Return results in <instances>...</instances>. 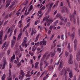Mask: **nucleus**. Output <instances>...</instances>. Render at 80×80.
<instances>
[{
    "mask_svg": "<svg viewBox=\"0 0 80 80\" xmlns=\"http://www.w3.org/2000/svg\"><path fill=\"white\" fill-rule=\"evenodd\" d=\"M56 17L57 18H59L61 20V22L59 24L60 25H62L63 23L62 22H63L64 23H67V18L65 17H62V16L60 15V14H57Z\"/></svg>",
    "mask_w": 80,
    "mask_h": 80,
    "instance_id": "nucleus-1",
    "label": "nucleus"
},
{
    "mask_svg": "<svg viewBox=\"0 0 80 80\" xmlns=\"http://www.w3.org/2000/svg\"><path fill=\"white\" fill-rule=\"evenodd\" d=\"M75 16H77V13L76 10L74 11V13L72 15H70V20L72 22L73 21V22L74 24L76 23V21L75 20Z\"/></svg>",
    "mask_w": 80,
    "mask_h": 80,
    "instance_id": "nucleus-2",
    "label": "nucleus"
},
{
    "mask_svg": "<svg viewBox=\"0 0 80 80\" xmlns=\"http://www.w3.org/2000/svg\"><path fill=\"white\" fill-rule=\"evenodd\" d=\"M27 37H24V40H23V43L22 44V47H23L25 46V48H27V44H26V41H27Z\"/></svg>",
    "mask_w": 80,
    "mask_h": 80,
    "instance_id": "nucleus-3",
    "label": "nucleus"
},
{
    "mask_svg": "<svg viewBox=\"0 0 80 80\" xmlns=\"http://www.w3.org/2000/svg\"><path fill=\"white\" fill-rule=\"evenodd\" d=\"M3 35V30H1L0 32V45H1L3 42V40H2V37Z\"/></svg>",
    "mask_w": 80,
    "mask_h": 80,
    "instance_id": "nucleus-4",
    "label": "nucleus"
},
{
    "mask_svg": "<svg viewBox=\"0 0 80 80\" xmlns=\"http://www.w3.org/2000/svg\"><path fill=\"white\" fill-rule=\"evenodd\" d=\"M63 61L62 60H61V62L59 63L58 69L59 71H60L61 69H62V68L63 67Z\"/></svg>",
    "mask_w": 80,
    "mask_h": 80,
    "instance_id": "nucleus-5",
    "label": "nucleus"
},
{
    "mask_svg": "<svg viewBox=\"0 0 80 80\" xmlns=\"http://www.w3.org/2000/svg\"><path fill=\"white\" fill-rule=\"evenodd\" d=\"M68 36L69 37H72V41H73L74 39V36H75V32H74L72 34H70V32H68Z\"/></svg>",
    "mask_w": 80,
    "mask_h": 80,
    "instance_id": "nucleus-6",
    "label": "nucleus"
},
{
    "mask_svg": "<svg viewBox=\"0 0 80 80\" xmlns=\"http://www.w3.org/2000/svg\"><path fill=\"white\" fill-rule=\"evenodd\" d=\"M3 65L2 66V69H4L5 67V65H7V61L6 60V58H3Z\"/></svg>",
    "mask_w": 80,
    "mask_h": 80,
    "instance_id": "nucleus-7",
    "label": "nucleus"
},
{
    "mask_svg": "<svg viewBox=\"0 0 80 80\" xmlns=\"http://www.w3.org/2000/svg\"><path fill=\"white\" fill-rule=\"evenodd\" d=\"M72 58L73 56L72 55V54H71L70 56L69 60H68V63L69 64H72V63H73V62L72 61Z\"/></svg>",
    "mask_w": 80,
    "mask_h": 80,
    "instance_id": "nucleus-8",
    "label": "nucleus"
},
{
    "mask_svg": "<svg viewBox=\"0 0 80 80\" xmlns=\"http://www.w3.org/2000/svg\"><path fill=\"white\" fill-rule=\"evenodd\" d=\"M53 22V20L52 19H49L48 20V23L47 24V26L48 27H49L50 26V23H52V22Z\"/></svg>",
    "mask_w": 80,
    "mask_h": 80,
    "instance_id": "nucleus-9",
    "label": "nucleus"
},
{
    "mask_svg": "<svg viewBox=\"0 0 80 80\" xmlns=\"http://www.w3.org/2000/svg\"><path fill=\"white\" fill-rule=\"evenodd\" d=\"M77 39H75L74 41V49L75 50H77Z\"/></svg>",
    "mask_w": 80,
    "mask_h": 80,
    "instance_id": "nucleus-10",
    "label": "nucleus"
},
{
    "mask_svg": "<svg viewBox=\"0 0 80 80\" xmlns=\"http://www.w3.org/2000/svg\"><path fill=\"white\" fill-rule=\"evenodd\" d=\"M64 12H67V13H68V10L67 9V8H65L64 9H63L62 11V13H63Z\"/></svg>",
    "mask_w": 80,
    "mask_h": 80,
    "instance_id": "nucleus-11",
    "label": "nucleus"
},
{
    "mask_svg": "<svg viewBox=\"0 0 80 80\" xmlns=\"http://www.w3.org/2000/svg\"><path fill=\"white\" fill-rule=\"evenodd\" d=\"M22 32H21L20 34H19L18 36V37L17 40H19L20 38H21V37H22Z\"/></svg>",
    "mask_w": 80,
    "mask_h": 80,
    "instance_id": "nucleus-12",
    "label": "nucleus"
},
{
    "mask_svg": "<svg viewBox=\"0 0 80 80\" xmlns=\"http://www.w3.org/2000/svg\"><path fill=\"white\" fill-rule=\"evenodd\" d=\"M69 77L70 78H73V73L72 71H70L69 74Z\"/></svg>",
    "mask_w": 80,
    "mask_h": 80,
    "instance_id": "nucleus-13",
    "label": "nucleus"
},
{
    "mask_svg": "<svg viewBox=\"0 0 80 80\" xmlns=\"http://www.w3.org/2000/svg\"><path fill=\"white\" fill-rule=\"evenodd\" d=\"M21 75H22V77H24L25 76V73H24V72L23 71V70H21L20 71Z\"/></svg>",
    "mask_w": 80,
    "mask_h": 80,
    "instance_id": "nucleus-14",
    "label": "nucleus"
},
{
    "mask_svg": "<svg viewBox=\"0 0 80 80\" xmlns=\"http://www.w3.org/2000/svg\"><path fill=\"white\" fill-rule=\"evenodd\" d=\"M15 54H13V56L11 57V62H12L13 60H15Z\"/></svg>",
    "mask_w": 80,
    "mask_h": 80,
    "instance_id": "nucleus-15",
    "label": "nucleus"
},
{
    "mask_svg": "<svg viewBox=\"0 0 80 80\" xmlns=\"http://www.w3.org/2000/svg\"><path fill=\"white\" fill-rule=\"evenodd\" d=\"M5 77H6V75H5V74H4L1 78V80H5Z\"/></svg>",
    "mask_w": 80,
    "mask_h": 80,
    "instance_id": "nucleus-16",
    "label": "nucleus"
},
{
    "mask_svg": "<svg viewBox=\"0 0 80 80\" xmlns=\"http://www.w3.org/2000/svg\"><path fill=\"white\" fill-rule=\"evenodd\" d=\"M53 3H51L48 8V10H51V8H52V6H53Z\"/></svg>",
    "mask_w": 80,
    "mask_h": 80,
    "instance_id": "nucleus-17",
    "label": "nucleus"
},
{
    "mask_svg": "<svg viewBox=\"0 0 80 80\" xmlns=\"http://www.w3.org/2000/svg\"><path fill=\"white\" fill-rule=\"evenodd\" d=\"M44 65H45V66H46V67H47V66H48V65H49V63L48 62H47V61L46 60H45L44 61Z\"/></svg>",
    "mask_w": 80,
    "mask_h": 80,
    "instance_id": "nucleus-18",
    "label": "nucleus"
},
{
    "mask_svg": "<svg viewBox=\"0 0 80 80\" xmlns=\"http://www.w3.org/2000/svg\"><path fill=\"white\" fill-rule=\"evenodd\" d=\"M39 36H40V34H38L36 36V39L35 40V42L38 41V38H39Z\"/></svg>",
    "mask_w": 80,
    "mask_h": 80,
    "instance_id": "nucleus-19",
    "label": "nucleus"
},
{
    "mask_svg": "<svg viewBox=\"0 0 80 80\" xmlns=\"http://www.w3.org/2000/svg\"><path fill=\"white\" fill-rule=\"evenodd\" d=\"M64 72H65V70L64 69H62V71L60 72V75L62 76V75L63 74V73H64Z\"/></svg>",
    "mask_w": 80,
    "mask_h": 80,
    "instance_id": "nucleus-20",
    "label": "nucleus"
},
{
    "mask_svg": "<svg viewBox=\"0 0 80 80\" xmlns=\"http://www.w3.org/2000/svg\"><path fill=\"white\" fill-rule=\"evenodd\" d=\"M20 52H19V49H17L16 51L15 52V54L16 55H18Z\"/></svg>",
    "mask_w": 80,
    "mask_h": 80,
    "instance_id": "nucleus-21",
    "label": "nucleus"
},
{
    "mask_svg": "<svg viewBox=\"0 0 80 80\" xmlns=\"http://www.w3.org/2000/svg\"><path fill=\"white\" fill-rule=\"evenodd\" d=\"M34 30L35 31V29H34L33 28L32 29V31L31 33V35H32L34 33H36V32H34Z\"/></svg>",
    "mask_w": 80,
    "mask_h": 80,
    "instance_id": "nucleus-22",
    "label": "nucleus"
},
{
    "mask_svg": "<svg viewBox=\"0 0 80 80\" xmlns=\"http://www.w3.org/2000/svg\"><path fill=\"white\" fill-rule=\"evenodd\" d=\"M66 1L67 0V2L68 3V7L70 8H71V7L70 6V2L69 0H65Z\"/></svg>",
    "mask_w": 80,
    "mask_h": 80,
    "instance_id": "nucleus-23",
    "label": "nucleus"
},
{
    "mask_svg": "<svg viewBox=\"0 0 80 80\" xmlns=\"http://www.w3.org/2000/svg\"><path fill=\"white\" fill-rule=\"evenodd\" d=\"M68 49L70 51V43H68Z\"/></svg>",
    "mask_w": 80,
    "mask_h": 80,
    "instance_id": "nucleus-24",
    "label": "nucleus"
},
{
    "mask_svg": "<svg viewBox=\"0 0 80 80\" xmlns=\"http://www.w3.org/2000/svg\"><path fill=\"white\" fill-rule=\"evenodd\" d=\"M7 3V4L6 5V8H8V6L10 5V2H6Z\"/></svg>",
    "mask_w": 80,
    "mask_h": 80,
    "instance_id": "nucleus-25",
    "label": "nucleus"
},
{
    "mask_svg": "<svg viewBox=\"0 0 80 80\" xmlns=\"http://www.w3.org/2000/svg\"><path fill=\"white\" fill-rule=\"evenodd\" d=\"M55 55V51L54 50V51L53 52H52L51 54V56L52 57H53V56H54Z\"/></svg>",
    "mask_w": 80,
    "mask_h": 80,
    "instance_id": "nucleus-26",
    "label": "nucleus"
},
{
    "mask_svg": "<svg viewBox=\"0 0 80 80\" xmlns=\"http://www.w3.org/2000/svg\"><path fill=\"white\" fill-rule=\"evenodd\" d=\"M22 64L21 61H20L19 62H18V64H17V65H18V67H19L20 65H21Z\"/></svg>",
    "mask_w": 80,
    "mask_h": 80,
    "instance_id": "nucleus-27",
    "label": "nucleus"
},
{
    "mask_svg": "<svg viewBox=\"0 0 80 80\" xmlns=\"http://www.w3.org/2000/svg\"><path fill=\"white\" fill-rule=\"evenodd\" d=\"M6 44H7V42H5L3 44V46H2L1 48L2 49H3L5 47V45H6Z\"/></svg>",
    "mask_w": 80,
    "mask_h": 80,
    "instance_id": "nucleus-28",
    "label": "nucleus"
},
{
    "mask_svg": "<svg viewBox=\"0 0 80 80\" xmlns=\"http://www.w3.org/2000/svg\"><path fill=\"white\" fill-rule=\"evenodd\" d=\"M33 9V6L32 5H31L30 6V8L28 10V11L30 12V11H31Z\"/></svg>",
    "mask_w": 80,
    "mask_h": 80,
    "instance_id": "nucleus-29",
    "label": "nucleus"
},
{
    "mask_svg": "<svg viewBox=\"0 0 80 80\" xmlns=\"http://www.w3.org/2000/svg\"><path fill=\"white\" fill-rule=\"evenodd\" d=\"M61 50H62V48H58L57 49V51H58V52L59 53H60Z\"/></svg>",
    "mask_w": 80,
    "mask_h": 80,
    "instance_id": "nucleus-30",
    "label": "nucleus"
},
{
    "mask_svg": "<svg viewBox=\"0 0 80 80\" xmlns=\"http://www.w3.org/2000/svg\"><path fill=\"white\" fill-rule=\"evenodd\" d=\"M19 49L21 52H23V48H22L21 45L19 46Z\"/></svg>",
    "mask_w": 80,
    "mask_h": 80,
    "instance_id": "nucleus-31",
    "label": "nucleus"
},
{
    "mask_svg": "<svg viewBox=\"0 0 80 80\" xmlns=\"http://www.w3.org/2000/svg\"><path fill=\"white\" fill-rule=\"evenodd\" d=\"M11 70H9V73H8V75H9V77L10 78L11 77Z\"/></svg>",
    "mask_w": 80,
    "mask_h": 80,
    "instance_id": "nucleus-32",
    "label": "nucleus"
},
{
    "mask_svg": "<svg viewBox=\"0 0 80 80\" xmlns=\"http://www.w3.org/2000/svg\"><path fill=\"white\" fill-rule=\"evenodd\" d=\"M65 55H66V57H68V52L67 51H66Z\"/></svg>",
    "mask_w": 80,
    "mask_h": 80,
    "instance_id": "nucleus-33",
    "label": "nucleus"
},
{
    "mask_svg": "<svg viewBox=\"0 0 80 80\" xmlns=\"http://www.w3.org/2000/svg\"><path fill=\"white\" fill-rule=\"evenodd\" d=\"M42 43H43V45H47V42H46V41H42Z\"/></svg>",
    "mask_w": 80,
    "mask_h": 80,
    "instance_id": "nucleus-34",
    "label": "nucleus"
},
{
    "mask_svg": "<svg viewBox=\"0 0 80 80\" xmlns=\"http://www.w3.org/2000/svg\"><path fill=\"white\" fill-rule=\"evenodd\" d=\"M58 3H59V1H56L55 5H56V7L57 6H58Z\"/></svg>",
    "mask_w": 80,
    "mask_h": 80,
    "instance_id": "nucleus-35",
    "label": "nucleus"
},
{
    "mask_svg": "<svg viewBox=\"0 0 80 80\" xmlns=\"http://www.w3.org/2000/svg\"><path fill=\"white\" fill-rule=\"evenodd\" d=\"M50 54H48L47 56H46V60H47L49 58V57H50Z\"/></svg>",
    "mask_w": 80,
    "mask_h": 80,
    "instance_id": "nucleus-36",
    "label": "nucleus"
},
{
    "mask_svg": "<svg viewBox=\"0 0 80 80\" xmlns=\"http://www.w3.org/2000/svg\"><path fill=\"white\" fill-rule=\"evenodd\" d=\"M41 57H42V54H40L38 56V60L40 58H41Z\"/></svg>",
    "mask_w": 80,
    "mask_h": 80,
    "instance_id": "nucleus-37",
    "label": "nucleus"
},
{
    "mask_svg": "<svg viewBox=\"0 0 80 80\" xmlns=\"http://www.w3.org/2000/svg\"><path fill=\"white\" fill-rule=\"evenodd\" d=\"M25 2H24L23 3V4L24 5H28V1H27L26 2V3H25Z\"/></svg>",
    "mask_w": 80,
    "mask_h": 80,
    "instance_id": "nucleus-38",
    "label": "nucleus"
},
{
    "mask_svg": "<svg viewBox=\"0 0 80 80\" xmlns=\"http://www.w3.org/2000/svg\"><path fill=\"white\" fill-rule=\"evenodd\" d=\"M43 62L42 61H41L40 62V67H42V66H43Z\"/></svg>",
    "mask_w": 80,
    "mask_h": 80,
    "instance_id": "nucleus-39",
    "label": "nucleus"
},
{
    "mask_svg": "<svg viewBox=\"0 0 80 80\" xmlns=\"http://www.w3.org/2000/svg\"><path fill=\"white\" fill-rule=\"evenodd\" d=\"M53 66H50L49 67V70H52V69H53Z\"/></svg>",
    "mask_w": 80,
    "mask_h": 80,
    "instance_id": "nucleus-40",
    "label": "nucleus"
},
{
    "mask_svg": "<svg viewBox=\"0 0 80 80\" xmlns=\"http://www.w3.org/2000/svg\"><path fill=\"white\" fill-rule=\"evenodd\" d=\"M13 7V4H12L8 8L9 9H10V10H11L12 9V8Z\"/></svg>",
    "mask_w": 80,
    "mask_h": 80,
    "instance_id": "nucleus-41",
    "label": "nucleus"
},
{
    "mask_svg": "<svg viewBox=\"0 0 80 80\" xmlns=\"http://www.w3.org/2000/svg\"><path fill=\"white\" fill-rule=\"evenodd\" d=\"M66 26L67 27H70V23L69 22H68L66 24Z\"/></svg>",
    "mask_w": 80,
    "mask_h": 80,
    "instance_id": "nucleus-42",
    "label": "nucleus"
},
{
    "mask_svg": "<svg viewBox=\"0 0 80 80\" xmlns=\"http://www.w3.org/2000/svg\"><path fill=\"white\" fill-rule=\"evenodd\" d=\"M29 53L30 55H31V56H33V55H34V53H33V52H30V51L29 52Z\"/></svg>",
    "mask_w": 80,
    "mask_h": 80,
    "instance_id": "nucleus-43",
    "label": "nucleus"
},
{
    "mask_svg": "<svg viewBox=\"0 0 80 80\" xmlns=\"http://www.w3.org/2000/svg\"><path fill=\"white\" fill-rule=\"evenodd\" d=\"M10 49H9L8 50L7 52V54L8 55H9L10 54Z\"/></svg>",
    "mask_w": 80,
    "mask_h": 80,
    "instance_id": "nucleus-44",
    "label": "nucleus"
},
{
    "mask_svg": "<svg viewBox=\"0 0 80 80\" xmlns=\"http://www.w3.org/2000/svg\"><path fill=\"white\" fill-rule=\"evenodd\" d=\"M77 23L78 25H79V18L78 17L77 18Z\"/></svg>",
    "mask_w": 80,
    "mask_h": 80,
    "instance_id": "nucleus-45",
    "label": "nucleus"
},
{
    "mask_svg": "<svg viewBox=\"0 0 80 80\" xmlns=\"http://www.w3.org/2000/svg\"><path fill=\"white\" fill-rule=\"evenodd\" d=\"M25 76L29 78L31 77V75H30V74H26Z\"/></svg>",
    "mask_w": 80,
    "mask_h": 80,
    "instance_id": "nucleus-46",
    "label": "nucleus"
},
{
    "mask_svg": "<svg viewBox=\"0 0 80 80\" xmlns=\"http://www.w3.org/2000/svg\"><path fill=\"white\" fill-rule=\"evenodd\" d=\"M54 37V34H53L51 37L50 38V40H52V39H53V37Z\"/></svg>",
    "mask_w": 80,
    "mask_h": 80,
    "instance_id": "nucleus-47",
    "label": "nucleus"
},
{
    "mask_svg": "<svg viewBox=\"0 0 80 80\" xmlns=\"http://www.w3.org/2000/svg\"><path fill=\"white\" fill-rule=\"evenodd\" d=\"M13 13V12H11L9 15V17H12V15Z\"/></svg>",
    "mask_w": 80,
    "mask_h": 80,
    "instance_id": "nucleus-48",
    "label": "nucleus"
},
{
    "mask_svg": "<svg viewBox=\"0 0 80 80\" xmlns=\"http://www.w3.org/2000/svg\"><path fill=\"white\" fill-rule=\"evenodd\" d=\"M12 32H13V29H12V30H11V32L9 36V37H10L12 35Z\"/></svg>",
    "mask_w": 80,
    "mask_h": 80,
    "instance_id": "nucleus-49",
    "label": "nucleus"
},
{
    "mask_svg": "<svg viewBox=\"0 0 80 80\" xmlns=\"http://www.w3.org/2000/svg\"><path fill=\"white\" fill-rule=\"evenodd\" d=\"M45 8V6H43L42 7V8L40 10H44Z\"/></svg>",
    "mask_w": 80,
    "mask_h": 80,
    "instance_id": "nucleus-50",
    "label": "nucleus"
},
{
    "mask_svg": "<svg viewBox=\"0 0 80 80\" xmlns=\"http://www.w3.org/2000/svg\"><path fill=\"white\" fill-rule=\"evenodd\" d=\"M38 20H37V21H35V25H37V23H38Z\"/></svg>",
    "mask_w": 80,
    "mask_h": 80,
    "instance_id": "nucleus-51",
    "label": "nucleus"
},
{
    "mask_svg": "<svg viewBox=\"0 0 80 80\" xmlns=\"http://www.w3.org/2000/svg\"><path fill=\"white\" fill-rule=\"evenodd\" d=\"M22 76H21L20 75L19 76V79H20L21 80H22Z\"/></svg>",
    "mask_w": 80,
    "mask_h": 80,
    "instance_id": "nucleus-52",
    "label": "nucleus"
},
{
    "mask_svg": "<svg viewBox=\"0 0 80 80\" xmlns=\"http://www.w3.org/2000/svg\"><path fill=\"white\" fill-rule=\"evenodd\" d=\"M64 35H62L61 36V39L62 40H64V38H63Z\"/></svg>",
    "mask_w": 80,
    "mask_h": 80,
    "instance_id": "nucleus-53",
    "label": "nucleus"
},
{
    "mask_svg": "<svg viewBox=\"0 0 80 80\" xmlns=\"http://www.w3.org/2000/svg\"><path fill=\"white\" fill-rule=\"evenodd\" d=\"M7 35L6 34L4 37V40H6L7 39Z\"/></svg>",
    "mask_w": 80,
    "mask_h": 80,
    "instance_id": "nucleus-54",
    "label": "nucleus"
},
{
    "mask_svg": "<svg viewBox=\"0 0 80 80\" xmlns=\"http://www.w3.org/2000/svg\"><path fill=\"white\" fill-rule=\"evenodd\" d=\"M8 17H9V15H8V14L6 15L5 18H8Z\"/></svg>",
    "mask_w": 80,
    "mask_h": 80,
    "instance_id": "nucleus-55",
    "label": "nucleus"
},
{
    "mask_svg": "<svg viewBox=\"0 0 80 80\" xmlns=\"http://www.w3.org/2000/svg\"><path fill=\"white\" fill-rule=\"evenodd\" d=\"M11 32V30L10 31V28H9L8 29V32H7V33H10V32Z\"/></svg>",
    "mask_w": 80,
    "mask_h": 80,
    "instance_id": "nucleus-56",
    "label": "nucleus"
},
{
    "mask_svg": "<svg viewBox=\"0 0 80 80\" xmlns=\"http://www.w3.org/2000/svg\"><path fill=\"white\" fill-rule=\"evenodd\" d=\"M50 18V16H47L46 17V20H48V18Z\"/></svg>",
    "mask_w": 80,
    "mask_h": 80,
    "instance_id": "nucleus-57",
    "label": "nucleus"
},
{
    "mask_svg": "<svg viewBox=\"0 0 80 80\" xmlns=\"http://www.w3.org/2000/svg\"><path fill=\"white\" fill-rule=\"evenodd\" d=\"M66 71H67H67L68 72H70V68H66Z\"/></svg>",
    "mask_w": 80,
    "mask_h": 80,
    "instance_id": "nucleus-58",
    "label": "nucleus"
},
{
    "mask_svg": "<svg viewBox=\"0 0 80 80\" xmlns=\"http://www.w3.org/2000/svg\"><path fill=\"white\" fill-rule=\"evenodd\" d=\"M75 70H76V72H79V70H78L77 68H75Z\"/></svg>",
    "mask_w": 80,
    "mask_h": 80,
    "instance_id": "nucleus-59",
    "label": "nucleus"
},
{
    "mask_svg": "<svg viewBox=\"0 0 80 80\" xmlns=\"http://www.w3.org/2000/svg\"><path fill=\"white\" fill-rule=\"evenodd\" d=\"M44 60H45V58L42 57L41 59V62H43V61H44Z\"/></svg>",
    "mask_w": 80,
    "mask_h": 80,
    "instance_id": "nucleus-60",
    "label": "nucleus"
},
{
    "mask_svg": "<svg viewBox=\"0 0 80 80\" xmlns=\"http://www.w3.org/2000/svg\"><path fill=\"white\" fill-rule=\"evenodd\" d=\"M46 55H47V53H45L43 55V57L44 58H45L46 57Z\"/></svg>",
    "mask_w": 80,
    "mask_h": 80,
    "instance_id": "nucleus-61",
    "label": "nucleus"
},
{
    "mask_svg": "<svg viewBox=\"0 0 80 80\" xmlns=\"http://www.w3.org/2000/svg\"><path fill=\"white\" fill-rule=\"evenodd\" d=\"M13 43H14V41H13V40H12L11 42V45H13Z\"/></svg>",
    "mask_w": 80,
    "mask_h": 80,
    "instance_id": "nucleus-62",
    "label": "nucleus"
},
{
    "mask_svg": "<svg viewBox=\"0 0 80 80\" xmlns=\"http://www.w3.org/2000/svg\"><path fill=\"white\" fill-rule=\"evenodd\" d=\"M68 43V41H66L65 42V46H66V45H67Z\"/></svg>",
    "mask_w": 80,
    "mask_h": 80,
    "instance_id": "nucleus-63",
    "label": "nucleus"
},
{
    "mask_svg": "<svg viewBox=\"0 0 80 80\" xmlns=\"http://www.w3.org/2000/svg\"><path fill=\"white\" fill-rule=\"evenodd\" d=\"M48 34H50V33H51V30H49L48 31Z\"/></svg>",
    "mask_w": 80,
    "mask_h": 80,
    "instance_id": "nucleus-64",
    "label": "nucleus"
}]
</instances>
